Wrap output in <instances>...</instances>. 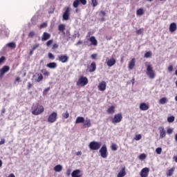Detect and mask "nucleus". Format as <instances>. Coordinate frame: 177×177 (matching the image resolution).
Segmentation results:
<instances>
[{"label":"nucleus","mask_w":177,"mask_h":177,"mask_svg":"<svg viewBox=\"0 0 177 177\" xmlns=\"http://www.w3.org/2000/svg\"><path fill=\"white\" fill-rule=\"evenodd\" d=\"M48 58L51 59V60H55V56L52 53H48Z\"/></svg>","instance_id":"37998d69"},{"label":"nucleus","mask_w":177,"mask_h":177,"mask_svg":"<svg viewBox=\"0 0 177 177\" xmlns=\"http://www.w3.org/2000/svg\"><path fill=\"white\" fill-rule=\"evenodd\" d=\"M107 66H109V67H113V66H114V64H115V59L114 58H111L110 59H109L106 62Z\"/></svg>","instance_id":"aec40b11"},{"label":"nucleus","mask_w":177,"mask_h":177,"mask_svg":"<svg viewBox=\"0 0 177 177\" xmlns=\"http://www.w3.org/2000/svg\"><path fill=\"white\" fill-rule=\"evenodd\" d=\"M58 60L61 62V63H67V62H68V56L66 55L58 56Z\"/></svg>","instance_id":"f8f14e48"},{"label":"nucleus","mask_w":177,"mask_h":177,"mask_svg":"<svg viewBox=\"0 0 177 177\" xmlns=\"http://www.w3.org/2000/svg\"><path fill=\"white\" fill-rule=\"evenodd\" d=\"M111 149L113 151H117V149H118V147H117V145L112 144L111 146Z\"/></svg>","instance_id":"f704fd0d"},{"label":"nucleus","mask_w":177,"mask_h":177,"mask_svg":"<svg viewBox=\"0 0 177 177\" xmlns=\"http://www.w3.org/2000/svg\"><path fill=\"white\" fill-rule=\"evenodd\" d=\"M2 32H4L6 37H8L9 35V29H5V30H2Z\"/></svg>","instance_id":"09e8293b"},{"label":"nucleus","mask_w":177,"mask_h":177,"mask_svg":"<svg viewBox=\"0 0 177 177\" xmlns=\"http://www.w3.org/2000/svg\"><path fill=\"white\" fill-rule=\"evenodd\" d=\"M80 38V32H75V34L73 35V39H75V38Z\"/></svg>","instance_id":"a19ab883"},{"label":"nucleus","mask_w":177,"mask_h":177,"mask_svg":"<svg viewBox=\"0 0 177 177\" xmlns=\"http://www.w3.org/2000/svg\"><path fill=\"white\" fill-rule=\"evenodd\" d=\"M72 177H82L80 169H75L71 174Z\"/></svg>","instance_id":"ddd939ff"},{"label":"nucleus","mask_w":177,"mask_h":177,"mask_svg":"<svg viewBox=\"0 0 177 177\" xmlns=\"http://www.w3.org/2000/svg\"><path fill=\"white\" fill-rule=\"evenodd\" d=\"M140 139H142V135L138 134L136 136V138H135L136 140H140Z\"/></svg>","instance_id":"8fccbe9b"},{"label":"nucleus","mask_w":177,"mask_h":177,"mask_svg":"<svg viewBox=\"0 0 177 177\" xmlns=\"http://www.w3.org/2000/svg\"><path fill=\"white\" fill-rule=\"evenodd\" d=\"M10 70L9 66H3L2 68L0 69V80L3 78V75L6 74Z\"/></svg>","instance_id":"0eeeda50"},{"label":"nucleus","mask_w":177,"mask_h":177,"mask_svg":"<svg viewBox=\"0 0 177 177\" xmlns=\"http://www.w3.org/2000/svg\"><path fill=\"white\" fill-rule=\"evenodd\" d=\"M150 171V169H149V167H145L143 168L140 171V176L141 177H147L149 175V172Z\"/></svg>","instance_id":"9b49d317"},{"label":"nucleus","mask_w":177,"mask_h":177,"mask_svg":"<svg viewBox=\"0 0 177 177\" xmlns=\"http://www.w3.org/2000/svg\"><path fill=\"white\" fill-rule=\"evenodd\" d=\"M80 3L85 6V5H86L87 1H86V0H75L73 3V8H78V6H80Z\"/></svg>","instance_id":"9d476101"},{"label":"nucleus","mask_w":177,"mask_h":177,"mask_svg":"<svg viewBox=\"0 0 177 177\" xmlns=\"http://www.w3.org/2000/svg\"><path fill=\"white\" fill-rule=\"evenodd\" d=\"M44 80V76H42V74L39 75L37 79V82H41Z\"/></svg>","instance_id":"4c0bfd02"},{"label":"nucleus","mask_w":177,"mask_h":177,"mask_svg":"<svg viewBox=\"0 0 177 177\" xmlns=\"http://www.w3.org/2000/svg\"><path fill=\"white\" fill-rule=\"evenodd\" d=\"M62 117H63L64 118H65V119H67V118H68V117H70V113H68V111H66L65 113H63V114H62Z\"/></svg>","instance_id":"58836bf2"},{"label":"nucleus","mask_w":177,"mask_h":177,"mask_svg":"<svg viewBox=\"0 0 177 177\" xmlns=\"http://www.w3.org/2000/svg\"><path fill=\"white\" fill-rule=\"evenodd\" d=\"M53 44V39H50L46 42V46H50Z\"/></svg>","instance_id":"a18cd8bd"},{"label":"nucleus","mask_w":177,"mask_h":177,"mask_svg":"<svg viewBox=\"0 0 177 177\" xmlns=\"http://www.w3.org/2000/svg\"><path fill=\"white\" fill-rule=\"evenodd\" d=\"M33 53H34V50H32V49L30 50V53H29L30 56H32Z\"/></svg>","instance_id":"69168bd1"},{"label":"nucleus","mask_w":177,"mask_h":177,"mask_svg":"<svg viewBox=\"0 0 177 177\" xmlns=\"http://www.w3.org/2000/svg\"><path fill=\"white\" fill-rule=\"evenodd\" d=\"M88 84V77L84 76H80L76 82L77 86H85Z\"/></svg>","instance_id":"20e7f679"},{"label":"nucleus","mask_w":177,"mask_h":177,"mask_svg":"<svg viewBox=\"0 0 177 177\" xmlns=\"http://www.w3.org/2000/svg\"><path fill=\"white\" fill-rule=\"evenodd\" d=\"M169 73H172V71H174V66L170 65L168 68H167Z\"/></svg>","instance_id":"49530a36"},{"label":"nucleus","mask_w":177,"mask_h":177,"mask_svg":"<svg viewBox=\"0 0 177 177\" xmlns=\"http://www.w3.org/2000/svg\"><path fill=\"white\" fill-rule=\"evenodd\" d=\"M167 121L169 122H174V121H175V116H174V115H171V116H169V117H168L167 118Z\"/></svg>","instance_id":"72a5a7b5"},{"label":"nucleus","mask_w":177,"mask_h":177,"mask_svg":"<svg viewBox=\"0 0 177 177\" xmlns=\"http://www.w3.org/2000/svg\"><path fill=\"white\" fill-rule=\"evenodd\" d=\"M92 5L93 8H95V6H97V1L96 0H91Z\"/></svg>","instance_id":"c03bdc74"},{"label":"nucleus","mask_w":177,"mask_h":177,"mask_svg":"<svg viewBox=\"0 0 177 177\" xmlns=\"http://www.w3.org/2000/svg\"><path fill=\"white\" fill-rule=\"evenodd\" d=\"M58 30L60 32L64 31L66 30V25L62 24L58 26Z\"/></svg>","instance_id":"7c9ffc66"},{"label":"nucleus","mask_w":177,"mask_h":177,"mask_svg":"<svg viewBox=\"0 0 177 177\" xmlns=\"http://www.w3.org/2000/svg\"><path fill=\"white\" fill-rule=\"evenodd\" d=\"M37 48H39V44H37L34 45V46H32V50H35L37 49Z\"/></svg>","instance_id":"603ef678"},{"label":"nucleus","mask_w":177,"mask_h":177,"mask_svg":"<svg viewBox=\"0 0 177 177\" xmlns=\"http://www.w3.org/2000/svg\"><path fill=\"white\" fill-rule=\"evenodd\" d=\"M145 57H146L147 59H149V57H151V52L150 51L146 52L145 54Z\"/></svg>","instance_id":"e433bc0d"},{"label":"nucleus","mask_w":177,"mask_h":177,"mask_svg":"<svg viewBox=\"0 0 177 177\" xmlns=\"http://www.w3.org/2000/svg\"><path fill=\"white\" fill-rule=\"evenodd\" d=\"M100 153L102 158H107V146L106 145H102L100 149Z\"/></svg>","instance_id":"423d86ee"},{"label":"nucleus","mask_w":177,"mask_h":177,"mask_svg":"<svg viewBox=\"0 0 177 177\" xmlns=\"http://www.w3.org/2000/svg\"><path fill=\"white\" fill-rule=\"evenodd\" d=\"M62 19L65 21H67V20L70 19V8L67 7L63 13Z\"/></svg>","instance_id":"1a4fd4ad"},{"label":"nucleus","mask_w":177,"mask_h":177,"mask_svg":"<svg viewBox=\"0 0 177 177\" xmlns=\"http://www.w3.org/2000/svg\"><path fill=\"white\" fill-rule=\"evenodd\" d=\"M60 32H62V35H63V37L66 36V32H64V30L61 31Z\"/></svg>","instance_id":"338daca9"},{"label":"nucleus","mask_w":177,"mask_h":177,"mask_svg":"<svg viewBox=\"0 0 177 177\" xmlns=\"http://www.w3.org/2000/svg\"><path fill=\"white\" fill-rule=\"evenodd\" d=\"M57 48H59V44H54L53 46V47H52V49H53V50H55V49H57Z\"/></svg>","instance_id":"864d4df0"},{"label":"nucleus","mask_w":177,"mask_h":177,"mask_svg":"<svg viewBox=\"0 0 177 177\" xmlns=\"http://www.w3.org/2000/svg\"><path fill=\"white\" fill-rule=\"evenodd\" d=\"M57 120V113L53 112L51 114L49 115L48 118V122L50 124H53V122H56Z\"/></svg>","instance_id":"39448f33"},{"label":"nucleus","mask_w":177,"mask_h":177,"mask_svg":"<svg viewBox=\"0 0 177 177\" xmlns=\"http://www.w3.org/2000/svg\"><path fill=\"white\" fill-rule=\"evenodd\" d=\"M149 107L147 104L142 102L140 104V109L142 110V111H146L147 110H149Z\"/></svg>","instance_id":"4468645a"},{"label":"nucleus","mask_w":177,"mask_h":177,"mask_svg":"<svg viewBox=\"0 0 177 177\" xmlns=\"http://www.w3.org/2000/svg\"><path fill=\"white\" fill-rule=\"evenodd\" d=\"M147 75H148L149 78L151 80H153L156 77V72L154 70H153V66L151 64H149L147 66V72H146Z\"/></svg>","instance_id":"f03ea898"},{"label":"nucleus","mask_w":177,"mask_h":177,"mask_svg":"<svg viewBox=\"0 0 177 177\" xmlns=\"http://www.w3.org/2000/svg\"><path fill=\"white\" fill-rule=\"evenodd\" d=\"M90 73H93V71H96V63L92 62L89 68Z\"/></svg>","instance_id":"393cba45"},{"label":"nucleus","mask_w":177,"mask_h":177,"mask_svg":"<svg viewBox=\"0 0 177 177\" xmlns=\"http://www.w3.org/2000/svg\"><path fill=\"white\" fill-rule=\"evenodd\" d=\"M127 175V173L125 172V167H123L122 170L118 173V177H124Z\"/></svg>","instance_id":"cd10ccee"},{"label":"nucleus","mask_w":177,"mask_h":177,"mask_svg":"<svg viewBox=\"0 0 177 177\" xmlns=\"http://www.w3.org/2000/svg\"><path fill=\"white\" fill-rule=\"evenodd\" d=\"M49 91H50V87H48L47 88L44 89L43 91V95L45 96V95H46Z\"/></svg>","instance_id":"ea45409f"},{"label":"nucleus","mask_w":177,"mask_h":177,"mask_svg":"<svg viewBox=\"0 0 177 177\" xmlns=\"http://www.w3.org/2000/svg\"><path fill=\"white\" fill-rule=\"evenodd\" d=\"M32 86V84L31 83L28 82V89H30V88Z\"/></svg>","instance_id":"0e129e2a"},{"label":"nucleus","mask_w":177,"mask_h":177,"mask_svg":"<svg viewBox=\"0 0 177 177\" xmlns=\"http://www.w3.org/2000/svg\"><path fill=\"white\" fill-rule=\"evenodd\" d=\"M115 111V107H114V106H111L107 109L108 114H114Z\"/></svg>","instance_id":"bb28decb"},{"label":"nucleus","mask_w":177,"mask_h":177,"mask_svg":"<svg viewBox=\"0 0 177 177\" xmlns=\"http://www.w3.org/2000/svg\"><path fill=\"white\" fill-rule=\"evenodd\" d=\"M136 33L138 35H142V34H143V29H139L136 31Z\"/></svg>","instance_id":"3c124183"},{"label":"nucleus","mask_w":177,"mask_h":177,"mask_svg":"<svg viewBox=\"0 0 177 177\" xmlns=\"http://www.w3.org/2000/svg\"><path fill=\"white\" fill-rule=\"evenodd\" d=\"M101 15H102L103 16H106V12L101 11Z\"/></svg>","instance_id":"774afa93"},{"label":"nucleus","mask_w":177,"mask_h":177,"mask_svg":"<svg viewBox=\"0 0 177 177\" xmlns=\"http://www.w3.org/2000/svg\"><path fill=\"white\" fill-rule=\"evenodd\" d=\"M98 89L102 91H106V82L103 81L100 83L98 85Z\"/></svg>","instance_id":"f3484780"},{"label":"nucleus","mask_w":177,"mask_h":177,"mask_svg":"<svg viewBox=\"0 0 177 177\" xmlns=\"http://www.w3.org/2000/svg\"><path fill=\"white\" fill-rule=\"evenodd\" d=\"M174 130H172V129L169 128V129H167V133H169V135H171V133H172Z\"/></svg>","instance_id":"6e6d98bb"},{"label":"nucleus","mask_w":177,"mask_h":177,"mask_svg":"<svg viewBox=\"0 0 177 177\" xmlns=\"http://www.w3.org/2000/svg\"><path fill=\"white\" fill-rule=\"evenodd\" d=\"M83 42L81 40H79L76 44L75 46H78V45H82Z\"/></svg>","instance_id":"4d7b16f0"},{"label":"nucleus","mask_w":177,"mask_h":177,"mask_svg":"<svg viewBox=\"0 0 177 177\" xmlns=\"http://www.w3.org/2000/svg\"><path fill=\"white\" fill-rule=\"evenodd\" d=\"M169 28L170 32H175V30H177L176 23L173 22L170 24Z\"/></svg>","instance_id":"2eb2a0df"},{"label":"nucleus","mask_w":177,"mask_h":177,"mask_svg":"<svg viewBox=\"0 0 177 177\" xmlns=\"http://www.w3.org/2000/svg\"><path fill=\"white\" fill-rule=\"evenodd\" d=\"M62 170L63 166H62V165H57L54 167V171H55V172H62Z\"/></svg>","instance_id":"a878e982"},{"label":"nucleus","mask_w":177,"mask_h":177,"mask_svg":"<svg viewBox=\"0 0 177 177\" xmlns=\"http://www.w3.org/2000/svg\"><path fill=\"white\" fill-rule=\"evenodd\" d=\"M88 147H89L90 150H99V149H100V147H102V142L92 141L89 143Z\"/></svg>","instance_id":"7ed1b4c3"},{"label":"nucleus","mask_w":177,"mask_h":177,"mask_svg":"<svg viewBox=\"0 0 177 177\" xmlns=\"http://www.w3.org/2000/svg\"><path fill=\"white\" fill-rule=\"evenodd\" d=\"M7 46H8V48H12V49H15V48H16V44L15 42H10L7 44Z\"/></svg>","instance_id":"2f4dec72"},{"label":"nucleus","mask_w":177,"mask_h":177,"mask_svg":"<svg viewBox=\"0 0 177 177\" xmlns=\"http://www.w3.org/2000/svg\"><path fill=\"white\" fill-rule=\"evenodd\" d=\"M70 174H71V170L68 169V170L66 171V175H67V176H70Z\"/></svg>","instance_id":"680f3d73"},{"label":"nucleus","mask_w":177,"mask_h":177,"mask_svg":"<svg viewBox=\"0 0 177 177\" xmlns=\"http://www.w3.org/2000/svg\"><path fill=\"white\" fill-rule=\"evenodd\" d=\"M85 122V118L84 117L79 116L75 120V124H82Z\"/></svg>","instance_id":"4be33fe9"},{"label":"nucleus","mask_w":177,"mask_h":177,"mask_svg":"<svg viewBox=\"0 0 177 177\" xmlns=\"http://www.w3.org/2000/svg\"><path fill=\"white\" fill-rule=\"evenodd\" d=\"M32 109V114H33V115H39V114H42L45 110L44 106L40 104L34 105Z\"/></svg>","instance_id":"f257e3e1"},{"label":"nucleus","mask_w":177,"mask_h":177,"mask_svg":"<svg viewBox=\"0 0 177 177\" xmlns=\"http://www.w3.org/2000/svg\"><path fill=\"white\" fill-rule=\"evenodd\" d=\"M4 143H5V139L2 138L1 140L0 141V146L1 145H4Z\"/></svg>","instance_id":"e2e57ef3"},{"label":"nucleus","mask_w":177,"mask_h":177,"mask_svg":"<svg viewBox=\"0 0 177 177\" xmlns=\"http://www.w3.org/2000/svg\"><path fill=\"white\" fill-rule=\"evenodd\" d=\"M83 127H84V128H91V127H92V123L91 122V120L90 119H86L84 121Z\"/></svg>","instance_id":"6ab92c4d"},{"label":"nucleus","mask_w":177,"mask_h":177,"mask_svg":"<svg viewBox=\"0 0 177 177\" xmlns=\"http://www.w3.org/2000/svg\"><path fill=\"white\" fill-rule=\"evenodd\" d=\"M43 74L44 75H46L48 77L50 73L48 71H45L44 72H43Z\"/></svg>","instance_id":"13d9d810"},{"label":"nucleus","mask_w":177,"mask_h":177,"mask_svg":"<svg viewBox=\"0 0 177 177\" xmlns=\"http://www.w3.org/2000/svg\"><path fill=\"white\" fill-rule=\"evenodd\" d=\"M168 102V99L166 97H162L159 100V104H165Z\"/></svg>","instance_id":"c85d7f7f"},{"label":"nucleus","mask_w":177,"mask_h":177,"mask_svg":"<svg viewBox=\"0 0 177 177\" xmlns=\"http://www.w3.org/2000/svg\"><path fill=\"white\" fill-rule=\"evenodd\" d=\"M174 171H175V167H172L171 169L168 170L166 174L167 176H172V175H174Z\"/></svg>","instance_id":"c756f323"},{"label":"nucleus","mask_w":177,"mask_h":177,"mask_svg":"<svg viewBox=\"0 0 177 177\" xmlns=\"http://www.w3.org/2000/svg\"><path fill=\"white\" fill-rule=\"evenodd\" d=\"M96 57H97V54L91 55V59H95Z\"/></svg>","instance_id":"bf43d9fd"},{"label":"nucleus","mask_w":177,"mask_h":177,"mask_svg":"<svg viewBox=\"0 0 177 177\" xmlns=\"http://www.w3.org/2000/svg\"><path fill=\"white\" fill-rule=\"evenodd\" d=\"M121 121H122V113L115 114L112 120L113 124H118L119 122H121Z\"/></svg>","instance_id":"6e6552de"},{"label":"nucleus","mask_w":177,"mask_h":177,"mask_svg":"<svg viewBox=\"0 0 177 177\" xmlns=\"http://www.w3.org/2000/svg\"><path fill=\"white\" fill-rule=\"evenodd\" d=\"M35 35V32H34L33 30H31L29 32L28 37V38H34Z\"/></svg>","instance_id":"c9c22d12"},{"label":"nucleus","mask_w":177,"mask_h":177,"mask_svg":"<svg viewBox=\"0 0 177 177\" xmlns=\"http://www.w3.org/2000/svg\"><path fill=\"white\" fill-rule=\"evenodd\" d=\"M50 38V34H49L48 32H44L43 33V35L41 37V41H48V39H49Z\"/></svg>","instance_id":"dca6fc26"},{"label":"nucleus","mask_w":177,"mask_h":177,"mask_svg":"<svg viewBox=\"0 0 177 177\" xmlns=\"http://www.w3.org/2000/svg\"><path fill=\"white\" fill-rule=\"evenodd\" d=\"M137 15L138 16H142V15H143V13H145V12L143 11V8H139L138 10H137Z\"/></svg>","instance_id":"473e14b6"},{"label":"nucleus","mask_w":177,"mask_h":177,"mask_svg":"<svg viewBox=\"0 0 177 177\" xmlns=\"http://www.w3.org/2000/svg\"><path fill=\"white\" fill-rule=\"evenodd\" d=\"M46 24L44 23L40 25V28H45V27H46Z\"/></svg>","instance_id":"052dcab7"},{"label":"nucleus","mask_w":177,"mask_h":177,"mask_svg":"<svg viewBox=\"0 0 177 177\" xmlns=\"http://www.w3.org/2000/svg\"><path fill=\"white\" fill-rule=\"evenodd\" d=\"M160 131V138L162 139L165 138V130H164V127H159Z\"/></svg>","instance_id":"b1692460"},{"label":"nucleus","mask_w":177,"mask_h":177,"mask_svg":"<svg viewBox=\"0 0 177 177\" xmlns=\"http://www.w3.org/2000/svg\"><path fill=\"white\" fill-rule=\"evenodd\" d=\"M46 67L48 68H56L57 67V64L56 62H50L46 64Z\"/></svg>","instance_id":"412c9836"},{"label":"nucleus","mask_w":177,"mask_h":177,"mask_svg":"<svg viewBox=\"0 0 177 177\" xmlns=\"http://www.w3.org/2000/svg\"><path fill=\"white\" fill-rule=\"evenodd\" d=\"M156 151L157 154H161V152L162 151V149L161 147H158L156 149Z\"/></svg>","instance_id":"79ce46f5"},{"label":"nucleus","mask_w":177,"mask_h":177,"mask_svg":"<svg viewBox=\"0 0 177 177\" xmlns=\"http://www.w3.org/2000/svg\"><path fill=\"white\" fill-rule=\"evenodd\" d=\"M135 67V58H133L129 63V70H133Z\"/></svg>","instance_id":"5701e85b"},{"label":"nucleus","mask_w":177,"mask_h":177,"mask_svg":"<svg viewBox=\"0 0 177 177\" xmlns=\"http://www.w3.org/2000/svg\"><path fill=\"white\" fill-rule=\"evenodd\" d=\"M139 158H140V160H145V158H146V154H145V153H141V154L140 155V156H139Z\"/></svg>","instance_id":"de8ad7c7"},{"label":"nucleus","mask_w":177,"mask_h":177,"mask_svg":"<svg viewBox=\"0 0 177 177\" xmlns=\"http://www.w3.org/2000/svg\"><path fill=\"white\" fill-rule=\"evenodd\" d=\"M6 57L2 56L1 58H0V64H2V63H3V62H5L6 60Z\"/></svg>","instance_id":"5fc2aeb1"},{"label":"nucleus","mask_w":177,"mask_h":177,"mask_svg":"<svg viewBox=\"0 0 177 177\" xmlns=\"http://www.w3.org/2000/svg\"><path fill=\"white\" fill-rule=\"evenodd\" d=\"M90 42H91V45L93 46H97V40L96 39V37L95 36H92L89 39Z\"/></svg>","instance_id":"a211bd4d"}]
</instances>
